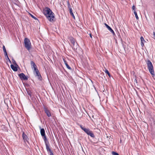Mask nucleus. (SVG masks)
Returning <instances> with one entry per match:
<instances>
[{"mask_svg": "<svg viewBox=\"0 0 155 155\" xmlns=\"http://www.w3.org/2000/svg\"><path fill=\"white\" fill-rule=\"evenodd\" d=\"M110 32H111V33H112L113 35H115V33L114 31L112 29Z\"/></svg>", "mask_w": 155, "mask_h": 155, "instance_id": "obj_29", "label": "nucleus"}, {"mask_svg": "<svg viewBox=\"0 0 155 155\" xmlns=\"http://www.w3.org/2000/svg\"><path fill=\"white\" fill-rule=\"evenodd\" d=\"M153 38L155 40V32H153Z\"/></svg>", "mask_w": 155, "mask_h": 155, "instance_id": "obj_30", "label": "nucleus"}, {"mask_svg": "<svg viewBox=\"0 0 155 155\" xmlns=\"http://www.w3.org/2000/svg\"><path fill=\"white\" fill-rule=\"evenodd\" d=\"M44 111L48 117H49L51 116V114L50 111L48 110L47 108L44 107Z\"/></svg>", "mask_w": 155, "mask_h": 155, "instance_id": "obj_9", "label": "nucleus"}, {"mask_svg": "<svg viewBox=\"0 0 155 155\" xmlns=\"http://www.w3.org/2000/svg\"><path fill=\"white\" fill-rule=\"evenodd\" d=\"M2 48H3V50L4 51V55H7V53L6 50V49H5V46H4V45L3 46Z\"/></svg>", "mask_w": 155, "mask_h": 155, "instance_id": "obj_16", "label": "nucleus"}, {"mask_svg": "<svg viewBox=\"0 0 155 155\" xmlns=\"http://www.w3.org/2000/svg\"><path fill=\"white\" fill-rule=\"evenodd\" d=\"M135 9V6L134 5H133V6H132V9L134 11Z\"/></svg>", "mask_w": 155, "mask_h": 155, "instance_id": "obj_32", "label": "nucleus"}, {"mask_svg": "<svg viewBox=\"0 0 155 155\" xmlns=\"http://www.w3.org/2000/svg\"><path fill=\"white\" fill-rule=\"evenodd\" d=\"M31 68L32 69L33 68H34L36 66L35 62L33 61H31Z\"/></svg>", "mask_w": 155, "mask_h": 155, "instance_id": "obj_15", "label": "nucleus"}, {"mask_svg": "<svg viewBox=\"0 0 155 155\" xmlns=\"http://www.w3.org/2000/svg\"><path fill=\"white\" fill-rule=\"evenodd\" d=\"M112 154L113 155H119L118 153L114 151L112 152Z\"/></svg>", "mask_w": 155, "mask_h": 155, "instance_id": "obj_25", "label": "nucleus"}, {"mask_svg": "<svg viewBox=\"0 0 155 155\" xmlns=\"http://www.w3.org/2000/svg\"><path fill=\"white\" fill-rule=\"evenodd\" d=\"M141 45L142 47H143L144 45V44L143 42H141Z\"/></svg>", "mask_w": 155, "mask_h": 155, "instance_id": "obj_31", "label": "nucleus"}, {"mask_svg": "<svg viewBox=\"0 0 155 155\" xmlns=\"http://www.w3.org/2000/svg\"><path fill=\"white\" fill-rule=\"evenodd\" d=\"M46 148L48 153L50 155H54L53 152L49 148V146H46Z\"/></svg>", "mask_w": 155, "mask_h": 155, "instance_id": "obj_10", "label": "nucleus"}, {"mask_svg": "<svg viewBox=\"0 0 155 155\" xmlns=\"http://www.w3.org/2000/svg\"><path fill=\"white\" fill-rule=\"evenodd\" d=\"M80 127L81 129L88 135H89L93 138H94L95 137V136L92 131L89 128H85L84 127H83L82 125H80Z\"/></svg>", "mask_w": 155, "mask_h": 155, "instance_id": "obj_3", "label": "nucleus"}, {"mask_svg": "<svg viewBox=\"0 0 155 155\" xmlns=\"http://www.w3.org/2000/svg\"><path fill=\"white\" fill-rule=\"evenodd\" d=\"M120 143H122V141L120 140Z\"/></svg>", "mask_w": 155, "mask_h": 155, "instance_id": "obj_34", "label": "nucleus"}, {"mask_svg": "<svg viewBox=\"0 0 155 155\" xmlns=\"http://www.w3.org/2000/svg\"><path fill=\"white\" fill-rule=\"evenodd\" d=\"M30 15H31V17L33 18L34 19H35L36 20H37L38 19L36 17H35V16H34V15H33L31 14L30 13Z\"/></svg>", "mask_w": 155, "mask_h": 155, "instance_id": "obj_21", "label": "nucleus"}, {"mask_svg": "<svg viewBox=\"0 0 155 155\" xmlns=\"http://www.w3.org/2000/svg\"><path fill=\"white\" fill-rule=\"evenodd\" d=\"M134 13L135 15V17L136 18L137 20H138L139 19V18L138 17V16L137 15V12L135 11H134Z\"/></svg>", "mask_w": 155, "mask_h": 155, "instance_id": "obj_18", "label": "nucleus"}, {"mask_svg": "<svg viewBox=\"0 0 155 155\" xmlns=\"http://www.w3.org/2000/svg\"><path fill=\"white\" fill-rule=\"evenodd\" d=\"M105 72L108 74V75L109 77H110V74L109 73V71L107 70H106V71H105Z\"/></svg>", "mask_w": 155, "mask_h": 155, "instance_id": "obj_23", "label": "nucleus"}, {"mask_svg": "<svg viewBox=\"0 0 155 155\" xmlns=\"http://www.w3.org/2000/svg\"><path fill=\"white\" fill-rule=\"evenodd\" d=\"M34 69V72H35V71H38V69L37 68V66H36L34 68H33Z\"/></svg>", "mask_w": 155, "mask_h": 155, "instance_id": "obj_24", "label": "nucleus"}, {"mask_svg": "<svg viewBox=\"0 0 155 155\" xmlns=\"http://www.w3.org/2000/svg\"><path fill=\"white\" fill-rule=\"evenodd\" d=\"M63 61H64V64L66 65L67 68L69 69L70 70H71V68L68 64L67 61L64 59H63Z\"/></svg>", "mask_w": 155, "mask_h": 155, "instance_id": "obj_14", "label": "nucleus"}, {"mask_svg": "<svg viewBox=\"0 0 155 155\" xmlns=\"http://www.w3.org/2000/svg\"><path fill=\"white\" fill-rule=\"evenodd\" d=\"M27 93L30 96V97H31V92L30 90H28L27 91Z\"/></svg>", "mask_w": 155, "mask_h": 155, "instance_id": "obj_22", "label": "nucleus"}, {"mask_svg": "<svg viewBox=\"0 0 155 155\" xmlns=\"http://www.w3.org/2000/svg\"><path fill=\"white\" fill-rule=\"evenodd\" d=\"M69 40L71 44L72 45V48L73 49L75 50L77 49V44L76 43L75 44L74 39L72 37H70L69 38Z\"/></svg>", "mask_w": 155, "mask_h": 155, "instance_id": "obj_5", "label": "nucleus"}, {"mask_svg": "<svg viewBox=\"0 0 155 155\" xmlns=\"http://www.w3.org/2000/svg\"><path fill=\"white\" fill-rule=\"evenodd\" d=\"M147 64L149 72L153 76H154L155 73L152 63L150 60H148L147 62Z\"/></svg>", "mask_w": 155, "mask_h": 155, "instance_id": "obj_2", "label": "nucleus"}, {"mask_svg": "<svg viewBox=\"0 0 155 155\" xmlns=\"http://www.w3.org/2000/svg\"><path fill=\"white\" fill-rule=\"evenodd\" d=\"M25 47L28 50H29L31 48V43L30 40L27 38H25L24 40Z\"/></svg>", "mask_w": 155, "mask_h": 155, "instance_id": "obj_4", "label": "nucleus"}, {"mask_svg": "<svg viewBox=\"0 0 155 155\" xmlns=\"http://www.w3.org/2000/svg\"><path fill=\"white\" fill-rule=\"evenodd\" d=\"M11 67L14 71H16L18 70L17 67L14 66L13 64H11Z\"/></svg>", "mask_w": 155, "mask_h": 155, "instance_id": "obj_13", "label": "nucleus"}, {"mask_svg": "<svg viewBox=\"0 0 155 155\" xmlns=\"http://www.w3.org/2000/svg\"><path fill=\"white\" fill-rule=\"evenodd\" d=\"M22 137L23 140H24L25 142L26 141L27 142H28V138L26 134H25L24 132H23L22 134Z\"/></svg>", "mask_w": 155, "mask_h": 155, "instance_id": "obj_11", "label": "nucleus"}, {"mask_svg": "<svg viewBox=\"0 0 155 155\" xmlns=\"http://www.w3.org/2000/svg\"><path fill=\"white\" fill-rule=\"evenodd\" d=\"M104 25L106 27H107V28L110 31H111L112 29L109 25H108L107 24H106L105 23L104 24Z\"/></svg>", "mask_w": 155, "mask_h": 155, "instance_id": "obj_17", "label": "nucleus"}, {"mask_svg": "<svg viewBox=\"0 0 155 155\" xmlns=\"http://www.w3.org/2000/svg\"><path fill=\"white\" fill-rule=\"evenodd\" d=\"M20 79L24 80H28V77L25 76L23 73L19 74L18 75Z\"/></svg>", "mask_w": 155, "mask_h": 155, "instance_id": "obj_6", "label": "nucleus"}, {"mask_svg": "<svg viewBox=\"0 0 155 155\" xmlns=\"http://www.w3.org/2000/svg\"><path fill=\"white\" fill-rule=\"evenodd\" d=\"M70 12V14L72 16V17H73V18H74V19H75V16L74 15V14L73 12V11H71V12Z\"/></svg>", "mask_w": 155, "mask_h": 155, "instance_id": "obj_20", "label": "nucleus"}, {"mask_svg": "<svg viewBox=\"0 0 155 155\" xmlns=\"http://www.w3.org/2000/svg\"><path fill=\"white\" fill-rule=\"evenodd\" d=\"M43 12L50 21L54 22L55 21V20L54 19V14L49 8L48 7L45 8L43 9Z\"/></svg>", "mask_w": 155, "mask_h": 155, "instance_id": "obj_1", "label": "nucleus"}, {"mask_svg": "<svg viewBox=\"0 0 155 155\" xmlns=\"http://www.w3.org/2000/svg\"><path fill=\"white\" fill-rule=\"evenodd\" d=\"M81 148L83 149V147H81Z\"/></svg>", "mask_w": 155, "mask_h": 155, "instance_id": "obj_35", "label": "nucleus"}, {"mask_svg": "<svg viewBox=\"0 0 155 155\" xmlns=\"http://www.w3.org/2000/svg\"><path fill=\"white\" fill-rule=\"evenodd\" d=\"M67 4H68V9H69V12H71L73 11L72 8H71V6L70 3L69 1H67Z\"/></svg>", "mask_w": 155, "mask_h": 155, "instance_id": "obj_12", "label": "nucleus"}, {"mask_svg": "<svg viewBox=\"0 0 155 155\" xmlns=\"http://www.w3.org/2000/svg\"><path fill=\"white\" fill-rule=\"evenodd\" d=\"M40 133L44 140H46V137L45 135V130L44 128L41 129Z\"/></svg>", "mask_w": 155, "mask_h": 155, "instance_id": "obj_7", "label": "nucleus"}, {"mask_svg": "<svg viewBox=\"0 0 155 155\" xmlns=\"http://www.w3.org/2000/svg\"><path fill=\"white\" fill-rule=\"evenodd\" d=\"M44 141H45V145H48V140H47V139L46 138V140H44Z\"/></svg>", "mask_w": 155, "mask_h": 155, "instance_id": "obj_26", "label": "nucleus"}, {"mask_svg": "<svg viewBox=\"0 0 155 155\" xmlns=\"http://www.w3.org/2000/svg\"><path fill=\"white\" fill-rule=\"evenodd\" d=\"M34 73L35 76V77H37L39 80L41 81L42 77L39 71H35V72H34Z\"/></svg>", "mask_w": 155, "mask_h": 155, "instance_id": "obj_8", "label": "nucleus"}, {"mask_svg": "<svg viewBox=\"0 0 155 155\" xmlns=\"http://www.w3.org/2000/svg\"><path fill=\"white\" fill-rule=\"evenodd\" d=\"M90 37H91V38H92V35H91V34H90Z\"/></svg>", "mask_w": 155, "mask_h": 155, "instance_id": "obj_33", "label": "nucleus"}, {"mask_svg": "<svg viewBox=\"0 0 155 155\" xmlns=\"http://www.w3.org/2000/svg\"><path fill=\"white\" fill-rule=\"evenodd\" d=\"M12 62H13V63L14 64H15L16 65H17L18 66V65H17L16 63V61H15L13 59H12Z\"/></svg>", "mask_w": 155, "mask_h": 155, "instance_id": "obj_28", "label": "nucleus"}, {"mask_svg": "<svg viewBox=\"0 0 155 155\" xmlns=\"http://www.w3.org/2000/svg\"><path fill=\"white\" fill-rule=\"evenodd\" d=\"M141 40V42H145L142 36H141L140 38Z\"/></svg>", "mask_w": 155, "mask_h": 155, "instance_id": "obj_19", "label": "nucleus"}, {"mask_svg": "<svg viewBox=\"0 0 155 155\" xmlns=\"http://www.w3.org/2000/svg\"><path fill=\"white\" fill-rule=\"evenodd\" d=\"M5 56L6 57V58L7 59H8V60L9 61L11 62V61H10V59H9V58H8V55L7 54V55H5Z\"/></svg>", "mask_w": 155, "mask_h": 155, "instance_id": "obj_27", "label": "nucleus"}]
</instances>
